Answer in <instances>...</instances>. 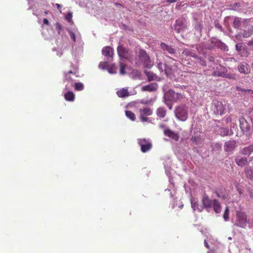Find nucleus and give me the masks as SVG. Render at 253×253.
Listing matches in <instances>:
<instances>
[{
  "instance_id": "obj_1",
  "label": "nucleus",
  "mask_w": 253,
  "mask_h": 253,
  "mask_svg": "<svg viewBox=\"0 0 253 253\" xmlns=\"http://www.w3.org/2000/svg\"><path fill=\"white\" fill-rule=\"evenodd\" d=\"M163 91L164 92V101L169 109H171L172 105L169 102H176L183 98V95L181 93H176L172 89H169L168 91H166L164 88Z\"/></svg>"
},
{
  "instance_id": "obj_2",
  "label": "nucleus",
  "mask_w": 253,
  "mask_h": 253,
  "mask_svg": "<svg viewBox=\"0 0 253 253\" xmlns=\"http://www.w3.org/2000/svg\"><path fill=\"white\" fill-rule=\"evenodd\" d=\"M243 27V29L235 36L237 40H240L242 38H249L253 35V25L245 21Z\"/></svg>"
},
{
  "instance_id": "obj_3",
  "label": "nucleus",
  "mask_w": 253,
  "mask_h": 253,
  "mask_svg": "<svg viewBox=\"0 0 253 253\" xmlns=\"http://www.w3.org/2000/svg\"><path fill=\"white\" fill-rule=\"evenodd\" d=\"M138 58L140 61L136 63L138 65H143L146 68H150L152 64L149 57L147 55L146 52L144 50H140L138 53Z\"/></svg>"
},
{
  "instance_id": "obj_4",
  "label": "nucleus",
  "mask_w": 253,
  "mask_h": 253,
  "mask_svg": "<svg viewBox=\"0 0 253 253\" xmlns=\"http://www.w3.org/2000/svg\"><path fill=\"white\" fill-rule=\"evenodd\" d=\"M236 215L237 219L234 225L242 228H245L247 223V216L246 213L241 211H237Z\"/></svg>"
},
{
  "instance_id": "obj_5",
  "label": "nucleus",
  "mask_w": 253,
  "mask_h": 253,
  "mask_svg": "<svg viewBox=\"0 0 253 253\" xmlns=\"http://www.w3.org/2000/svg\"><path fill=\"white\" fill-rule=\"evenodd\" d=\"M175 115L178 120L186 121L188 118V108L184 105L178 106L175 111Z\"/></svg>"
},
{
  "instance_id": "obj_6",
  "label": "nucleus",
  "mask_w": 253,
  "mask_h": 253,
  "mask_svg": "<svg viewBox=\"0 0 253 253\" xmlns=\"http://www.w3.org/2000/svg\"><path fill=\"white\" fill-rule=\"evenodd\" d=\"M240 127L243 134L247 136L250 135L253 132V128L247 121L243 117L239 119Z\"/></svg>"
},
{
  "instance_id": "obj_7",
  "label": "nucleus",
  "mask_w": 253,
  "mask_h": 253,
  "mask_svg": "<svg viewBox=\"0 0 253 253\" xmlns=\"http://www.w3.org/2000/svg\"><path fill=\"white\" fill-rule=\"evenodd\" d=\"M159 74L163 79L165 78L164 76L171 78L173 75V71L169 66L159 63Z\"/></svg>"
},
{
  "instance_id": "obj_8",
  "label": "nucleus",
  "mask_w": 253,
  "mask_h": 253,
  "mask_svg": "<svg viewBox=\"0 0 253 253\" xmlns=\"http://www.w3.org/2000/svg\"><path fill=\"white\" fill-rule=\"evenodd\" d=\"M238 141L233 139H230L224 142L223 145L224 151L228 154H231L237 147Z\"/></svg>"
},
{
  "instance_id": "obj_9",
  "label": "nucleus",
  "mask_w": 253,
  "mask_h": 253,
  "mask_svg": "<svg viewBox=\"0 0 253 253\" xmlns=\"http://www.w3.org/2000/svg\"><path fill=\"white\" fill-rule=\"evenodd\" d=\"M137 140L138 143L140 146V150L142 152L146 153L151 149L152 144L149 139L139 138Z\"/></svg>"
},
{
  "instance_id": "obj_10",
  "label": "nucleus",
  "mask_w": 253,
  "mask_h": 253,
  "mask_svg": "<svg viewBox=\"0 0 253 253\" xmlns=\"http://www.w3.org/2000/svg\"><path fill=\"white\" fill-rule=\"evenodd\" d=\"M225 106L221 101L213 100L212 102V110L216 115H222L225 110Z\"/></svg>"
},
{
  "instance_id": "obj_11",
  "label": "nucleus",
  "mask_w": 253,
  "mask_h": 253,
  "mask_svg": "<svg viewBox=\"0 0 253 253\" xmlns=\"http://www.w3.org/2000/svg\"><path fill=\"white\" fill-rule=\"evenodd\" d=\"M117 52L121 59H130V55L129 50L124 47L123 45H119L117 47Z\"/></svg>"
},
{
  "instance_id": "obj_12",
  "label": "nucleus",
  "mask_w": 253,
  "mask_h": 253,
  "mask_svg": "<svg viewBox=\"0 0 253 253\" xmlns=\"http://www.w3.org/2000/svg\"><path fill=\"white\" fill-rule=\"evenodd\" d=\"M187 28L186 20L184 18H180L176 20L174 26V30L177 33H180L181 30Z\"/></svg>"
},
{
  "instance_id": "obj_13",
  "label": "nucleus",
  "mask_w": 253,
  "mask_h": 253,
  "mask_svg": "<svg viewBox=\"0 0 253 253\" xmlns=\"http://www.w3.org/2000/svg\"><path fill=\"white\" fill-rule=\"evenodd\" d=\"M202 203L203 209H206L208 211H209L212 207V201L210 199L209 196L206 194L203 196L202 198Z\"/></svg>"
},
{
  "instance_id": "obj_14",
  "label": "nucleus",
  "mask_w": 253,
  "mask_h": 253,
  "mask_svg": "<svg viewBox=\"0 0 253 253\" xmlns=\"http://www.w3.org/2000/svg\"><path fill=\"white\" fill-rule=\"evenodd\" d=\"M140 112L141 121L143 122H146L148 120V118L145 116H150L152 114V111L149 108L141 109Z\"/></svg>"
},
{
  "instance_id": "obj_15",
  "label": "nucleus",
  "mask_w": 253,
  "mask_h": 253,
  "mask_svg": "<svg viewBox=\"0 0 253 253\" xmlns=\"http://www.w3.org/2000/svg\"><path fill=\"white\" fill-rule=\"evenodd\" d=\"M160 47L163 50L164 53H169L171 54H175L176 50L173 48L171 45L166 44L164 42H161L160 44Z\"/></svg>"
},
{
  "instance_id": "obj_16",
  "label": "nucleus",
  "mask_w": 253,
  "mask_h": 253,
  "mask_svg": "<svg viewBox=\"0 0 253 253\" xmlns=\"http://www.w3.org/2000/svg\"><path fill=\"white\" fill-rule=\"evenodd\" d=\"M217 132L221 136L232 135L234 134L233 130L231 128L229 129L227 127H219Z\"/></svg>"
},
{
  "instance_id": "obj_17",
  "label": "nucleus",
  "mask_w": 253,
  "mask_h": 253,
  "mask_svg": "<svg viewBox=\"0 0 253 253\" xmlns=\"http://www.w3.org/2000/svg\"><path fill=\"white\" fill-rule=\"evenodd\" d=\"M164 133L165 135L169 136V138L178 141L179 139V134L177 132H174L173 130L169 129H165Z\"/></svg>"
},
{
  "instance_id": "obj_18",
  "label": "nucleus",
  "mask_w": 253,
  "mask_h": 253,
  "mask_svg": "<svg viewBox=\"0 0 253 253\" xmlns=\"http://www.w3.org/2000/svg\"><path fill=\"white\" fill-rule=\"evenodd\" d=\"M195 31V34L197 35L198 37H201L202 35V30L203 29V24L202 21H196L194 26Z\"/></svg>"
},
{
  "instance_id": "obj_19",
  "label": "nucleus",
  "mask_w": 253,
  "mask_h": 253,
  "mask_svg": "<svg viewBox=\"0 0 253 253\" xmlns=\"http://www.w3.org/2000/svg\"><path fill=\"white\" fill-rule=\"evenodd\" d=\"M235 162L238 166L241 167L245 166L249 163L247 157L241 156H237L235 159Z\"/></svg>"
},
{
  "instance_id": "obj_20",
  "label": "nucleus",
  "mask_w": 253,
  "mask_h": 253,
  "mask_svg": "<svg viewBox=\"0 0 253 253\" xmlns=\"http://www.w3.org/2000/svg\"><path fill=\"white\" fill-rule=\"evenodd\" d=\"M237 91L240 92L241 95L253 97V90L250 89H244L238 86L236 87Z\"/></svg>"
},
{
  "instance_id": "obj_21",
  "label": "nucleus",
  "mask_w": 253,
  "mask_h": 253,
  "mask_svg": "<svg viewBox=\"0 0 253 253\" xmlns=\"http://www.w3.org/2000/svg\"><path fill=\"white\" fill-rule=\"evenodd\" d=\"M238 69L240 73L244 74H248L250 72L248 64L245 62L240 63L238 66Z\"/></svg>"
},
{
  "instance_id": "obj_22",
  "label": "nucleus",
  "mask_w": 253,
  "mask_h": 253,
  "mask_svg": "<svg viewBox=\"0 0 253 253\" xmlns=\"http://www.w3.org/2000/svg\"><path fill=\"white\" fill-rule=\"evenodd\" d=\"M102 54L106 56L107 58H113L114 55V50L111 47L109 46H105L103 48L102 50Z\"/></svg>"
},
{
  "instance_id": "obj_23",
  "label": "nucleus",
  "mask_w": 253,
  "mask_h": 253,
  "mask_svg": "<svg viewBox=\"0 0 253 253\" xmlns=\"http://www.w3.org/2000/svg\"><path fill=\"white\" fill-rule=\"evenodd\" d=\"M245 21H242L241 18L236 17H235L234 19V21L232 23V26L235 28L237 29L238 30H241V31L243 30L242 28H243V23Z\"/></svg>"
},
{
  "instance_id": "obj_24",
  "label": "nucleus",
  "mask_w": 253,
  "mask_h": 253,
  "mask_svg": "<svg viewBox=\"0 0 253 253\" xmlns=\"http://www.w3.org/2000/svg\"><path fill=\"white\" fill-rule=\"evenodd\" d=\"M253 152V145L245 147L240 150V153L244 156H249Z\"/></svg>"
},
{
  "instance_id": "obj_25",
  "label": "nucleus",
  "mask_w": 253,
  "mask_h": 253,
  "mask_svg": "<svg viewBox=\"0 0 253 253\" xmlns=\"http://www.w3.org/2000/svg\"><path fill=\"white\" fill-rule=\"evenodd\" d=\"M212 207L213 208V211L215 213H219L221 212L222 208L221 204H220L218 200L214 199L212 200Z\"/></svg>"
},
{
  "instance_id": "obj_26",
  "label": "nucleus",
  "mask_w": 253,
  "mask_h": 253,
  "mask_svg": "<svg viewBox=\"0 0 253 253\" xmlns=\"http://www.w3.org/2000/svg\"><path fill=\"white\" fill-rule=\"evenodd\" d=\"M191 207L194 211H197L199 212H201L203 211V207L200 205L198 202L194 201V200H191Z\"/></svg>"
},
{
  "instance_id": "obj_27",
  "label": "nucleus",
  "mask_w": 253,
  "mask_h": 253,
  "mask_svg": "<svg viewBox=\"0 0 253 253\" xmlns=\"http://www.w3.org/2000/svg\"><path fill=\"white\" fill-rule=\"evenodd\" d=\"M117 95L121 98H125L129 95V93L126 88H123L116 92Z\"/></svg>"
},
{
  "instance_id": "obj_28",
  "label": "nucleus",
  "mask_w": 253,
  "mask_h": 253,
  "mask_svg": "<svg viewBox=\"0 0 253 253\" xmlns=\"http://www.w3.org/2000/svg\"><path fill=\"white\" fill-rule=\"evenodd\" d=\"M65 99L67 101L72 102L74 101L75 99V94L72 91H67L64 94Z\"/></svg>"
},
{
  "instance_id": "obj_29",
  "label": "nucleus",
  "mask_w": 253,
  "mask_h": 253,
  "mask_svg": "<svg viewBox=\"0 0 253 253\" xmlns=\"http://www.w3.org/2000/svg\"><path fill=\"white\" fill-rule=\"evenodd\" d=\"M245 172L247 177L250 180H253V169L251 167H246Z\"/></svg>"
},
{
  "instance_id": "obj_30",
  "label": "nucleus",
  "mask_w": 253,
  "mask_h": 253,
  "mask_svg": "<svg viewBox=\"0 0 253 253\" xmlns=\"http://www.w3.org/2000/svg\"><path fill=\"white\" fill-rule=\"evenodd\" d=\"M214 193L217 196L224 200L227 198V195L225 192V190L221 188H218L215 190Z\"/></svg>"
},
{
  "instance_id": "obj_31",
  "label": "nucleus",
  "mask_w": 253,
  "mask_h": 253,
  "mask_svg": "<svg viewBox=\"0 0 253 253\" xmlns=\"http://www.w3.org/2000/svg\"><path fill=\"white\" fill-rule=\"evenodd\" d=\"M182 55H184L186 56H190L194 57V58H198V55L193 52L192 51L190 50L189 49L186 48L183 50V51L182 52Z\"/></svg>"
},
{
  "instance_id": "obj_32",
  "label": "nucleus",
  "mask_w": 253,
  "mask_h": 253,
  "mask_svg": "<svg viewBox=\"0 0 253 253\" xmlns=\"http://www.w3.org/2000/svg\"><path fill=\"white\" fill-rule=\"evenodd\" d=\"M157 89V85L156 84H149L143 86L142 88L143 91H153Z\"/></svg>"
},
{
  "instance_id": "obj_33",
  "label": "nucleus",
  "mask_w": 253,
  "mask_h": 253,
  "mask_svg": "<svg viewBox=\"0 0 253 253\" xmlns=\"http://www.w3.org/2000/svg\"><path fill=\"white\" fill-rule=\"evenodd\" d=\"M216 46L224 51L228 50L227 46H226V45L224 43L222 42L220 40H219L218 42L216 43Z\"/></svg>"
},
{
  "instance_id": "obj_34",
  "label": "nucleus",
  "mask_w": 253,
  "mask_h": 253,
  "mask_svg": "<svg viewBox=\"0 0 253 253\" xmlns=\"http://www.w3.org/2000/svg\"><path fill=\"white\" fill-rule=\"evenodd\" d=\"M74 89L76 91H82L84 89V85L81 82L76 83L74 85Z\"/></svg>"
},
{
  "instance_id": "obj_35",
  "label": "nucleus",
  "mask_w": 253,
  "mask_h": 253,
  "mask_svg": "<svg viewBox=\"0 0 253 253\" xmlns=\"http://www.w3.org/2000/svg\"><path fill=\"white\" fill-rule=\"evenodd\" d=\"M214 26L215 28L218 29L221 32L225 33V31L222 27V25L220 24L219 21L217 19H215L214 21Z\"/></svg>"
},
{
  "instance_id": "obj_36",
  "label": "nucleus",
  "mask_w": 253,
  "mask_h": 253,
  "mask_svg": "<svg viewBox=\"0 0 253 253\" xmlns=\"http://www.w3.org/2000/svg\"><path fill=\"white\" fill-rule=\"evenodd\" d=\"M126 115L127 118H128L132 121H134L135 120V115L134 113L130 111H126Z\"/></svg>"
},
{
  "instance_id": "obj_37",
  "label": "nucleus",
  "mask_w": 253,
  "mask_h": 253,
  "mask_svg": "<svg viewBox=\"0 0 253 253\" xmlns=\"http://www.w3.org/2000/svg\"><path fill=\"white\" fill-rule=\"evenodd\" d=\"M212 150L219 153L221 151V144L219 143H215L213 145Z\"/></svg>"
},
{
  "instance_id": "obj_38",
  "label": "nucleus",
  "mask_w": 253,
  "mask_h": 253,
  "mask_svg": "<svg viewBox=\"0 0 253 253\" xmlns=\"http://www.w3.org/2000/svg\"><path fill=\"white\" fill-rule=\"evenodd\" d=\"M64 82V83H73V80L70 77V76L69 75V74H65Z\"/></svg>"
},
{
  "instance_id": "obj_39",
  "label": "nucleus",
  "mask_w": 253,
  "mask_h": 253,
  "mask_svg": "<svg viewBox=\"0 0 253 253\" xmlns=\"http://www.w3.org/2000/svg\"><path fill=\"white\" fill-rule=\"evenodd\" d=\"M126 65L122 62H120V73L121 75H125L126 73Z\"/></svg>"
},
{
  "instance_id": "obj_40",
  "label": "nucleus",
  "mask_w": 253,
  "mask_h": 253,
  "mask_svg": "<svg viewBox=\"0 0 253 253\" xmlns=\"http://www.w3.org/2000/svg\"><path fill=\"white\" fill-rule=\"evenodd\" d=\"M229 210L228 207H226V209L225 210L224 214L223 215V217L225 220H227L229 219Z\"/></svg>"
},
{
  "instance_id": "obj_41",
  "label": "nucleus",
  "mask_w": 253,
  "mask_h": 253,
  "mask_svg": "<svg viewBox=\"0 0 253 253\" xmlns=\"http://www.w3.org/2000/svg\"><path fill=\"white\" fill-rule=\"evenodd\" d=\"M198 59V62L203 66H206L207 64L206 61L201 57H199L198 56V58H196Z\"/></svg>"
},
{
  "instance_id": "obj_42",
  "label": "nucleus",
  "mask_w": 253,
  "mask_h": 253,
  "mask_svg": "<svg viewBox=\"0 0 253 253\" xmlns=\"http://www.w3.org/2000/svg\"><path fill=\"white\" fill-rule=\"evenodd\" d=\"M230 9L233 10H237L239 7H240V3L239 2H235L234 3L230 5Z\"/></svg>"
},
{
  "instance_id": "obj_43",
  "label": "nucleus",
  "mask_w": 253,
  "mask_h": 253,
  "mask_svg": "<svg viewBox=\"0 0 253 253\" xmlns=\"http://www.w3.org/2000/svg\"><path fill=\"white\" fill-rule=\"evenodd\" d=\"M73 86H74L73 83H67V84H65V86L64 90H66L67 91H70L71 88Z\"/></svg>"
},
{
  "instance_id": "obj_44",
  "label": "nucleus",
  "mask_w": 253,
  "mask_h": 253,
  "mask_svg": "<svg viewBox=\"0 0 253 253\" xmlns=\"http://www.w3.org/2000/svg\"><path fill=\"white\" fill-rule=\"evenodd\" d=\"M166 114V111L163 108H159V117L164 118Z\"/></svg>"
},
{
  "instance_id": "obj_45",
  "label": "nucleus",
  "mask_w": 253,
  "mask_h": 253,
  "mask_svg": "<svg viewBox=\"0 0 253 253\" xmlns=\"http://www.w3.org/2000/svg\"><path fill=\"white\" fill-rule=\"evenodd\" d=\"M108 66V63L107 62H100L99 65V67L100 69H104L107 66Z\"/></svg>"
},
{
  "instance_id": "obj_46",
  "label": "nucleus",
  "mask_w": 253,
  "mask_h": 253,
  "mask_svg": "<svg viewBox=\"0 0 253 253\" xmlns=\"http://www.w3.org/2000/svg\"><path fill=\"white\" fill-rule=\"evenodd\" d=\"M56 29L58 30V34H60L61 31L62 30V25L59 23H57L55 25Z\"/></svg>"
},
{
  "instance_id": "obj_47",
  "label": "nucleus",
  "mask_w": 253,
  "mask_h": 253,
  "mask_svg": "<svg viewBox=\"0 0 253 253\" xmlns=\"http://www.w3.org/2000/svg\"><path fill=\"white\" fill-rule=\"evenodd\" d=\"M236 49L238 52H241L243 49V45L242 43H239L235 45Z\"/></svg>"
},
{
  "instance_id": "obj_48",
  "label": "nucleus",
  "mask_w": 253,
  "mask_h": 253,
  "mask_svg": "<svg viewBox=\"0 0 253 253\" xmlns=\"http://www.w3.org/2000/svg\"><path fill=\"white\" fill-rule=\"evenodd\" d=\"M219 40L215 39V38H212L210 41L215 46L216 45V43L218 42Z\"/></svg>"
},
{
  "instance_id": "obj_49",
  "label": "nucleus",
  "mask_w": 253,
  "mask_h": 253,
  "mask_svg": "<svg viewBox=\"0 0 253 253\" xmlns=\"http://www.w3.org/2000/svg\"><path fill=\"white\" fill-rule=\"evenodd\" d=\"M72 18V14L71 13H68L65 17L66 19L68 21L70 22L71 21V19Z\"/></svg>"
},
{
  "instance_id": "obj_50",
  "label": "nucleus",
  "mask_w": 253,
  "mask_h": 253,
  "mask_svg": "<svg viewBox=\"0 0 253 253\" xmlns=\"http://www.w3.org/2000/svg\"><path fill=\"white\" fill-rule=\"evenodd\" d=\"M196 50L197 51L199 52V53H201L202 52V45L200 44H198L196 45Z\"/></svg>"
},
{
  "instance_id": "obj_51",
  "label": "nucleus",
  "mask_w": 253,
  "mask_h": 253,
  "mask_svg": "<svg viewBox=\"0 0 253 253\" xmlns=\"http://www.w3.org/2000/svg\"><path fill=\"white\" fill-rule=\"evenodd\" d=\"M191 141L197 144L199 142V138L198 137L193 136L191 138Z\"/></svg>"
},
{
  "instance_id": "obj_52",
  "label": "nucleus",
  "mask_w": 253,
  "mask_h": 253,
  "mask_svg": "<svg viewBox=\"0 0 253 253\" xmlns=\"http://www.w3.org/2000/svg\"><path fill=\"white\" fill-rule=\"evenodd\" d=\"M70 36L71 38L73 40L74 42L76 41V36L74 33L72 32H70Z\"/></svg>"
},
{
  "instance_id": "obj_53",
  "label": "nucleus",
  "mask_w": 253,
  "mask_h": 253,
  "mask_svg": "<svg viewBox=\"0 0 253 253\" xmlns=\"http://www.w3.org/2000/svg\"><path fill=\"white\" fill-rule=\"evenodd\" d=\"M249 117L250 118V120L251 121L252 123L253 124V110L250 112Z\"/></svg>"
},
{
  "instance_id": "obj_54",
  "label": "nucleus",
  "mask_w": 253,
  "mask_h": 253,
  "mask_svg": "<svg viewBox=\"0 0 253 253\" xmlns=\"http://www.w3.org/2000/svg\"><path fill=\"white\" fill-rule=\"evenodd\" d=\"M209 60L211 62H214V57L212 56H209L208 58Z\"/></svg>"
},
{
  "instance_id": "obj_55",
  "label": "nucleus",
  "mask_w": 253,
  "mask_h": 253,
  "mask_svg": "<svg viewBox=\"0 0 253 253\" xmlns=\"http://www.w3.org/2000/svg\"><path fill=\"white\" fill-rule=\"evenodd\" d=\"M43 23L45 25H49V22L47 19L44 18L43 20Z\"/></svg>"
},
{
  "instance_id": "obj_56",
  "label": "nucleus",
  "mask_w": 253,
  "mask_h": 253,
  "mask_svg": "<svg viewBox=\"0 0 253 253\" xmlns=\"http://www.w3.org/2000/svg\"><path fill=\"white\" fill-rule=\"evenodd\" d=\"M108 72L111 74L115 73V72L113 71V67H110L108 69Z\"/></svg>"
},
{
  "instance_id": "obj_57",
  "label": "nucleus",
  "mask_w": 253,
  "mask_h": 253,
  "mask_svg": "<svg viewBox=\"0 0 253 253\" xmlns=\"http://www.w3.org/2000/svg\"><path fill=\"white\" fill-rule=\"evenodd\" d=\"M217 76L218 77H224L225 76H224V74L223 73H222V72H218L217 73Z\"/></svg>"
},
{
  "instance_id": "obj_58",
  "label": "nucleus",
  "mask_w": 253,
  "mask_h": 253,
  "mask_svg": "<svg viewBox=\"0 0 253 253\" xmlns=\"http://www.w3.org/2000/svg\"><path fill=\"white\" fill-rule=\"evenodd\" d=\"M249 194H250V196L251 198L253 199V191L252 190H250L249 191Z\"/></svg>"
},
{
  "instance_id": "obj_59",
  "label": "nucleus",
  "mask_w": 253,
  "mask_h": 253,
  "mask_svg": "<svg viewBox=\"0 0 253 253\" xmlns=\"http://www.w3.org/2000/svg\"><path fill=\"white\" fill-rule=\"evenodd\" d=\"M204 243H205V247L208 249H210V246L206 240H205Z\"/></svg>"
},
{
  "instance_id": "obj_60",
  "label": "nucleus",
  "mask_w": 253,
  "mask_h": 253,
  "mask_svg": "<svg viewBox=\"0 0 253 253\" xmlns=\"http://www.w3.org/2000/svg\"><path fill=\"white\" fill-rule=\"evenodd\" d=\"M169 3H173L176 1V0H168L167 1Z\"/></svg>"
},
{
  "instance_id": "obj_61",
  "label": "nucleus",
  "mask_w": 253,
  "mask_h": 253,
  "mask_svg": "<svg viewBox=\"0 0 253 253\" xmlns=\"http://www.w3.org/2000/svg\"><path fill=\"white\" fill-rule=\"evenodd\" d=\"M55 6L58 9H60L61 8V6L58 3H56Z\"/></svg>"
},
{
  "instance_id": "obj_62",
  "label": "nucleus",
  "mask_w": 253,
  "mask_h": 253,
  "mask_svg": "<svg viewBox=\"0 0 253 253\" xmlns=\"http://www.w3.org/2000/svg\"><path fill=\"white\" fill-rule=\"evenodd\" d=\"M249 162H251L253 164V156L249 158Z\"/></svg>"
},
{
  "instance_id": "obj_63",
  "label": "nucleus",
  "mask_w": 253,
  "mask_h": 253,
  "mask_svg": "<svg viewBox=\"0 0 253 253\" xmlns=\"http://www.w3.org/2000/svg\"><path fill=\"white\" fill-rule=\"evenodd\" d=\"M115 5L117 6H119V7H121L122 6V4H120V3H115Z\"/></svg>"
},
{
  "instance_id": "obj_64",
  "label": "nucleus",
  "mask_w": 253,
  "mask_h": 253,
  "mask_svg": "<svg viewBox=\"0 0 253 253\" xmlns=\"http://www.w3.org/2000/svg\"><path fill=\"white\" fill-rule=\"evenodd\" d=\"M235 127H236V125L235 124H233V126H231V128L232 129V128H235Z\"/></svg>"
}]
</instances>
